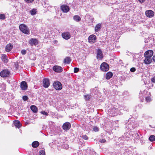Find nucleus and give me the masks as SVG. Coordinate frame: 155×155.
Returning a JSON list of instances; mask_svg holds the SVG:
<instances>
[{
    "instance_id": "20e7f679",
    "label": "nucleus",
    "mask_w": 155,
    "mask_h": 155,
    "mask_svg": "<svg viewBox=\"0 0 155 155\" xmlns=\"http://www.w3.org/2000/svg\"><path fill=\"white\" fill-rule=\"evenodd\" d=\"M53 87L57 90H60L62 88L61 84L59 81H56L53 83Z\"/></svg>"
},
{
    "instance_id": "4d7b16f0",
    "label": "nucleus",
    "mask_w": 155,
    "mask_h": 155,
    "mask_svg": "<svg viewBox=\"0 0 155 155\" xmlns=\"http://www.w3.org/2000/svg\"><path fill=\"white\" fill-rule=\"evenodd\" d=\"M65 58H70L69 57H66Z\"/></svg>"
},
{
    "instance_id": "dca6fc26",
    "label": "nucleus",
    "mask_w": 155,
    "mask_h": 155,
    "mask_svg": "<svg viewBox=\"0 0 155 155\" xmlns=\"http://www.w3.org/2000/svg\"><path fill=\"white\" fill-rule=\"evenodd\" d=\"M13 48V45L12 44L9 43L5 47V51L7 52H9L11 51Z\"/></svg>"
},
{
    "instance_id": "e433bc0d",
    "label": "nucleus",
    "mask_w": 155,
    "mask_h": 155,
    "mask_svg": "<svg viewBox=\"0 0 155 155\" xmlns=\"http://www.w3.org/2000/svg\"><path fill=\"white\" fill-rule=\"evenodd\" d=\"M41 113L43 115L48 116V114L47 112H45V111H42L41 112Z\"/></svg>"
},
{
    "instance_id": "a19ab883",
    "label": "nucleus",
    "mask_w": 155,
    "mask_h": 155,
    "mask_svg": "<svg viewBox=\"0 0 155 155\" xmlns=\"http://www.w3.org/2000/svg\"><path fill=\"white\" fill-rule=\"evenodd\" d=\"M22 99L23 100L25 101H26L28 99V97L26 96H24L22 97Z\"/></svg>"
},
{
    "instance_id": "a878e982",
    "label": "nucleus",
    "mask_w": 155,
    "mask_h": 155,
    "mask_svg": "<svg viewBox=\"0 0 155 155\" xmlns=\"http://www.w3.org/2000/svg\"><path fill=\"white\" fill-rule=\"evenodd\" d=\"M71 61V59H64V63L65 64H69Z\"/></svg>"
},
{
    "instance_id": "c756f323",
    "label": "nucleus",
    "mask_w": 155,
    "mask_h": 155,
    "mask_svg": "<svg viewBox=\"0 0 155 155\" xmlns=\"http://www.w3.org/2000/svg\"><path fill=\"white\" fill-rule=\"evenodd\" d=\"M142 52H140L139 54H135L136 58H140L142 56Z\"/></svg>"
},
{
    "instance_id": "f03ea898",
    "label": "nucleus",
    "mask_w": 155,
    "mask_h": 155,
    "mask_svg": "<svg viewBox=\"0 0 155 155\" xmlns=\"http://www.w3.org/2000/svg\"><path fill=\"white\" fill-rule=\"evenodd\" d=\"M108 111L109 114L111 117L117 115L119 112L118 109L115 108L113 106H112Z\"/></svg>"
},
{
    "instance_id": "5fc2aeb1",
    "label": "nucleus",
    "mask_w": 155,
    "mask_h": 155,
    "mask_svg": "<svg viewBox=\"0 0 155 155\" xmlns=\"http://www.w3.org/2000/svg\"><path fill=\"white\" fill-rule=\"evenodd\" d=\"M152 58H155V55H154Z\"/></svg>"
},
{
    "instance_id": "09e8293b",
    "label": "nucleus",
    "mask_w": 155,
    "mask_h": 155,
    "mask_svg": "<svg viewBox=\"0 0 155 155\" xmlns=\"http://www.w3.org/2000/svg\"><path fill=\"white\" fill-rule=\"evenodd\" d=\"M151 81L155 83V76L151 78Z\"/></svg>"
},
{
    "instance_id": "6ab92c4d",
    "label": "nucleus",
    "mask_w": 155,
    "mask_h": 155,
    "mask_svg": "<svg viewBox=\"0 0 155 155\" xmlns=\"http://www.w3.org/2000/svg\"><path fill=\"white\" fill-rule=\"evenodd\" d=\"M103 58L102 52L100 49H98L97 52V58Z\"/></svg>"
},
{
    "instance_id": "412c9836",
    "label": "nucleus",
    "mask_w": 155,
    "mask_h": 155,
    "mask_svg": "<svg viewBox=\"0 0 155 155\" xmlns=\"http://www.w3.org/2000/svg\"><path fill=\"white\" fill-rule=\"evenodd\" d=\"M30 109L34 113H36L38 111L37 107L35 105H32L31 106Z\"/></svg>"
},
{
    "instance_id": "c9c22d12",
    "label": "nucleus",
    "mask_w": 155,
    "mask_h": 155,
    "mask_svg": "<svg viewBox=\"0 0 155 155\" xmlns=\"http://www.w3.org/2000/svg\"><path fill=\"white\" fill-rule=\"evenodd\" d=\"M14 67L16 69H17L18 66V61H17V62L14 63Z\"/></svg>"
},
{
    "instance_id": "72a5a7b5",
    "label": "nucleus",
    "mask_w": 155,
    "mask_h": 155,
    "mask_svg": "<svg viewBox=\"0 0 155 155\" xmlns=\"http://www.w3.org/2000/svg\"><path fill=\"white\" fill-rule=\"evenodd\" d=\"M129 54H127V55H132V56H131L130 57H133V58H136L135 54H132L131 53H130V52H128Z\"/></svg>"
},
{
    "instance_id": "ea45409f",
    "label": "nucleus",
    "mask_w": 155,
    "mask_h": 155,
    "mask_svg": "<svg viewBox=\"0 0 155 155\" xmlns=\"http://www.w3.org/2000/svg\"><path fill=\"white\" fill-rule=\"evenodd\" d=\"M39 153L40 155H45V151L43 150H41L39 151Z\"/></svg>"
},
{
    "instance_id": "f704fd0d",
    "label": "nucleus",
    "mask_w": 155,
    "mask_h": 155,
    "mask_svg": "<svg viewBox=\"0 0 155 155\" xmlns=\"http://www.w3.org/2000/svg\"><path fill=\"white\" fill-rule=\"evenodd\" d=\"M146 101L147 102H149L151 101V99L150 97H146Z\"/></svg>"
},
{
    "instance_id": "aec40b11",
    "label": "nucleus",
    "mask_w": 155,
    "mask_h": 155,
    "mask_svg": "<svg viewBox=\"0 0 155 155\" xmlns=\"http://www.w3.org/2000/svg\"><path fill=\"white\" fill-rule=\"evenodd\" d=\"M102 24L101 23H99L97 24L95 27L94 30L95 32H97L99 31L101 29Z\"/></svg>"
},
{
    "instance_id": "4be33fe9",
    "label": "nucleus",
    "mask_w": 155,
    "mask_h": 155,
    "mask_svg": "<svg viewBox=\"0 0 155 155\" xmlns=\"http://www.w3.org/2000/svg\"><path fill=\"white\" fill-rule=\"evenodd\" d=\"M113 73L110 72H107L106 75V78L108 80L110 78L113 76Z\"/></svg>"
},
{
    "instance_id": "6e6d98bb",
    "label": "nucleus",
    "mask_w": 155,
    "mask_h": 155,
    "mask_svg": "<svg viewBox=\"0 0 155 155\" xmlns=\"http://www.w3.org/2000/svg\"><path fill=\"white\" fill-rule=\"evenodd\" d=\"M155 62V59H152Z\"/></svg>"
},
{
    "instance_id": "cd10ccee",
    "label": "nucleus",
    "mask_w": 155,
    "mask_h": 155,
    "mask_svg": "<svg viewBox=\"0 0 155 155\" xmlns=\"http://www.w3.org/2000/svg\"><path fill=\"white\" fill-rule=\"evenodd\" d=\"M36 9H33L30 11V12L31 15H34L36 14Z\"/></svg>"
},
{
    "instance_id": "5701e85b",
    "label": "nucleus",
    "mask_w": 155,
    "mask_h": 155,
    "mask_svg": "<svg viewBox=\"0 0 155 155\" xmlns=\"http://www.w3.org/2000/svg\"><path fill=\"white\" fill-rule=\"evenodd\" d=\"M39 143L37 141H35L32 143V146L33 147L36 148L39 145Z\"/></svg>"
},
{
    "instance_id": "a211bd4d",
    "label": "nucleus",
    "mask_w": 155,
    "mask_h": 155,
    "mask_svg": "<svg viewBox=\"0 0 155 155\" xmlns=\"http://www.w3.org/2000/svg\"><path fill=\"white\" fill-rule=\"evenodd\" d=\"M14 124L16 127L19 128L21 125V124L18 120H15L14 122Z\"/></svg>"
},
{
    "instance_id": "f3484780",
    "label": "nucleus",
    "mask_w": 155,
    "mask_h": 155,
    "mask_svg": "<svg viewBox=\"0 0 155 155\" xmlns=\"http://www.w3.org/2000/svg\"><path fill=\"white\" fill-rule=\"evenodd\" d=\"M126 124H127V123ZM128 124V129L129 130H131V127L132 128H134L137 126V124H135L134 122H133L131 124ZM127 124H126V125H127Z\"/></svg>"
},
{
    "instance_id": "49530a36",
    "label": "nucleus",
    "mask_w": 155,
    "mask_h": 155,
    "mask_svg": "<svg viewBox=\"0 0 155 155\" xmlns=\"http://www.w3.org/2000/svg\"><path fill=\"white\" fill-rule=\"evenodd\" d=\"M135 71L136 69L134 68H131L130 69V71L132 72H134Z\"/></svg>"
},
{
    "instance_id": "4c0bfd02",
    "label": "nucleus",
    "mask_w": 155,
    "mask_h": 155,
    "mask_svg": "<svg viewBox=\"0 0 155 155\" xmlns=\"http://www.w3.org/2000/svg\"><path fill=\"white\" fill-rule=\"evenodd\" d=\"M81 137L83 139L85 140H87L88 139V137L86 135H82V136H81Z\"/></svg>"
},
{
    "instance_id": "bb28decb",
    "label": "nucleus",
    "mask_w": 155,
    "mask_h": 155,
    "mask_svg": "<svg viewBox=\"0 0 155 155\" xmlns=\"http://www.w3.org/2000/svg\"><path fill=\"white\" fill-rule=\"evenodd\" d=\"M149 140L151 142L154 141L155 140V136L153 135L150 136L149 138Z\"/></svg>"
},
{
    "instance_id": "f257e3e1",
    "label": "nucleus",
    "mask_w": 155,
    "mask_h": 155,
    "mask_svg": "<svg viewBox=\"0 0 155 155\" xmlns=\"http://www.w3.org/2000/svg\"><path fill=\"white\" fill-rule=\"evenodd\" d=\"M19 28L23 33L27 35L30 34V31L28 27L25 24H22L19 25Z\"/></svg>"
},
{
    "instance_id": "6e6552de",
    "label": "nucleus",
    "mask_w": 155,
    "mask_h": 155,
    "mask_svg": "<svg viewBox=\"0 0 155 155\" xmlns=\"http://www.w3.org/2000/svg\"><path fill=\"white\" fill-rule=\"evenodd\" d=\"M145 14L147 17L149 18L153 17L154 15V13L153 11L149 10H147L145 12Z\"/></svg>"
},
{
    "instance_id": "37998d69",
    "label": "nucleus",
    "mask_w": 155,
    "mask_h": 155,
    "mask_svg": "<svg viewBox=\"0 0 155 155\" xmlns=\"http://www.w3.org/2000/svg\"><path fill=\"white\" fill-rule=\"evenodd\" d=\"M94 131L95 132H97L98 131V128L97 127H94L93 128Z\"/></svg>"
},
{
    "instance_id": "0eeeda50",
    "label": "nucleus",
    "mask_w": 155,
    "mask_h": 155,
    "mask_svg": "<svg viewBox=\"0 0 155 155\" xmlns=\"http://www.w3.org/2000/svg\"><path fill=\"white\" fill-rule=\"evenodd\" d=\"M96 37L94 35H90L88 38V42L91 44L94 43L96 42Z\"/></svg>"
},
{
    "instance_id": "473e14b6",
    "label": "nucleus",
    "mask_w": 155,
    "mask_h": 155,
    "mask_svg": "<svg viewBox=\"0 0 155 155\" xmlns=\"http://www.w3.org/2000/svg\"><path fill=\"white\" fill-rule=\"evenodd\" d=\"M84 97L86 101L88 100L90 98V96L89 95H85Z\"/></svg>"
},
{
    "instance_id": "9d476101",
    "label": "nucleus",
    "mask_w": 155,
    "mask_h": 155,
    "mask_svg": "<svg viewBox=\"0 0 155 155\" xmlns=\"http://www.w3.org/2000/svg\"><path fill=\"white\" fill-rule=\"evenodd\" d=\"M61 10L63 12L67 13L70 10V8L69 6L63 5L61 6Z\"/></svg>"
},
{
    "instance_id": "8fccbe9b",
    "label": "nucleus",
    "mask_w": 155,
    "mask_h": 155,
    "mask_svg": "<svg viewBox=\"0 0 155 155\" xmlns=\"http://www.w3.org/2000/svg\"><path fill=\"white\" fill-rule=\"evenodd\" d=\"M6 56L5 54H2V58H6Z\"/></svg>"
},
{
    "instance_id": "58836bf2",
    "label": "nucleus",
    "mask_w": 155,
    "mask_h": 155,
    "mask_svg": "<svg viewBox=\"0 0 155 155\" xmlns=\"http://www.w3.org/2000/svg\"><path fill=\"white\" fill-rule=\"evenodd\" d=\"M2 61L5 63H7L8 61V59H1Z\"/></svg>"
},
{
    "instance_id": "4468645a",
    "label": "nucleus",
    "mask_w": 155,
    "mask_h": 155,
    "mask_svg": "<svg viewBox=\"0 0 155 155\" xmlns=\"http://www.w3.org/2000/svg\"><path fill=\"white\" fill-rule=\"evenodd\" d=\"M62 36L63 38L66 40H68L71 38V35L68 32H65L62 34Z\"/></svg>"
},
{
    "instance_id": "f8f14e48",
    "label": "nucleus",
    "mask_w": 155,
    "mask_h": 155,
    "mask_svg": "<svg viewBox=\"0 0 155 155\" xmlns=\"http://www.w3.org/2000/svg\"><path fill=\"white\" fill-rule=\"evenodd\" d=\"M20 87L22 90H26L28 88V85L25 81H22L20 84Z\"/></svg>"
},
{
    "instance_id": "393cba45",
    "label": "nucleus",
    "mask_w": 155,
    "mask_h": 155,
    "mask_svg": "<svg viewBox=\"0 0 155 155\" xmlns=\"http://www.w3.org/2000/svg\"><path fill=\"white\" fill-rule=\"evenodd\" d=\"M152 61V59H145L144 63L146 64H148L151 62Z\"/></svg>"
},
{
    "instance_id": "2eb2a0df",
    "label": "nucleus",
    "mask_w": 155,
    "mask_h": 155,
    "mask_svg": "<svg viewBox=\"0 0 155 155\" xmlns=\"http://www.w3.org/2000/svg\"><path fill=\"white\" fill-rule=\"evenodd\" d=\"M29 43L32 46L36 45L38 43V41L36 39L31 38L29 41Z\"/></svg>"
},
{
    "instance_id": "864d4df0",
    "label": "nucleus",
    "mask_w": 155,
    "mask_h": 155,
    "mask_svg": "<svg viewBox=\"0 0 155 155\" xmlns=\"http://www.w3.org/2000/svg\"><path fill=\"white\" fill-rule=\"evenodd\" d=\"M122 61L120 59L119 60V62H120L119 63L120 64H121V63H122Z\"/></svg>"
},
{
    "instance_id": "c85d7f7f",
    "label": "nucleus",
    "mask_w": 155,
    "mask_h": 155,
    "mask_svg": "<svg viewBox=\"0 0 155 155\" xmlns=\"http://www.w3.org/2000/svg\"><path fill=\"white\" fill-rule=\"evenodd\" d=\"M124 134L125 135V137L124 136H123L122 138H123V139H125V140H128L127 139V137H128V138H129V137H128L130 135L129 134L127 133H126V134ZM121 139H122V137H121Z\"/></svg>"
},
{
    "instance_id": "ddd939ff",
    "label": "nucleus",
    "mask_w": 155,
    "mask_h": 155,
    "mask_svg": "<svg viewBox=\"0 0 155 155\" xmlns=\"http://www.w3.org/2000/svg\"><path fill=\"white\" fill-rule=\"evenodd\" d=\"M71 127V124L69 122H66L64 124L62 127L63 129L65 130H67L70 129Z\"/></svg>"
},
{
    "instance_id": "b1692460",
    "label": "nucleus",
    "mask_w": 155,
    "mask_h": 155,
    "mask_svg": "<svg viewBox=\"0 0 155 155\" xmlns=\"http://www.w3.org/2000/svg\"><path fill=\"white\" fill-rule=\"evenodd\" d=\"M74 20L76 22H79L81 20L80 17L78 15H75L73 17Z\"/></svg>"
},
{
    "instance_id": "c03bdc74",
    "label": "nucleus",
    "mask_w": 155,
    "mask_h": 155,
    "mask_svg": "<svg viewBox=\"0 0 155 155\" xmlns=\"http://www.w3.org/2000/svg\"><path fill=\"white\" fill-rule=\"evenodd\" d=\"M21 53L23 55L25 54L26 53V51L25 50H22L21 51Z\"/></svg>"
},
{
    "instance_id": "603ef678",
    "label": "nucleus",
    "mask_w": 155,
    "mask_h": 155,
    "mask_svg": "<svg viewBox=\"0 0 155 155\" xmlns=\"http://www.w3.org/2000/svg\"><path fill=\"white\" fill-rule=\"evenodd\" d=\"M58 41L57 40H54V44H57L58 43Z\"/></svg>"
},
{
    "instance_id": "7c9ffc66",
    "label": "nucleus",
    "mask_w": 155,
    "mask_h": 155,
    "mask_svg": "<svg viewBox=\"0 0 155 155\" xmlns=\"http://www.w3.org/2000/svg\"><path fill=\"white\" fill-rule=\"evenodd\" d=\"M85 17H89V18L91 20V22H93V21H94V18L91 16L89 14H87L86 15Z\"/></svg>"
},
{
    "instance_id": "2f4dec72",
    "label": "nucleus",
    "mask_w": 155,
    "mask_h": 155,
    "mask_svg": "<svg viewBox=\"0 0 155 155\" xmlns=\"http://www.w3.org/2000/svg\"><path fill=\"white\" fill-rule=\"evenodd\" d=\"M5 18V16L4 14H0V19L1 20H4Z\"/></svg>"
},
{
    "instance_id": "3c124183",
    "label": "nucleus",
    "mask_w": 155,
    "mask_h": 155,
    "mask_svg": "<svg viewBox=\"0 0 155 155\" xmlns=\"http://www.w3.org/2000/svg\"><path fill=\"white\" fill-rule=\"evenodd\" d=\"M138 1L140 3H143L144 2L145 0H138Z\"/></svg>"
},
{
    "instance_id": "9b49d317",
    "label": "nucleus",
    "mask_w": 155,
    "mask_h": 155,
    "mask_svg": "<svg viewBox=\"0 0 155 155\" xmlns=\"http://www.w3.org/2000/svg\"><path fill=\"white\" fill-rule=\"evenodd\" d=\"M53 69L55 72L58 73L61 72L63 71L62 68L58 65L54 66L53 67Z\"/></svg>"
},
{
    "instance_id": "7ed1b4c3",
    "label": "nucleus",
    "mask_w": 155,
    "mask_h": 155,
    "mask_svg": "<svg viewBox=\"0 0 155 155\" xmlns=\"http://www.w3.org/2000/svg\"><path fill=\"white\" fill-rule=\"evenodd\" d=\"M10 74V72L8 69H5L0 72V75L2 77L5 78L9 77Z\"/></svg>"
},
{
    "instance_id": "423d86ee",
    "label": "nucleus",
    "mask_w": 155,
    "mask_h": 155,
    "mask_svg": "<svg viewBox=\"0 0 155 155\" xmlns=\"http://www.w3.org/2000/svg\"><path fill=\"white\" fill-rule=\"evenodd\" d=\"M153 51L152 50H149L145 51L144 54L145 58H151L153 54Z\"/></svg>"
},
{
    "instance_id": "39448f33",
    "label": "nucleus",
    "mask_w": 155,
    "mask_h": 155,
    "mask_svg": "<svg viewBox=\"0 0 155 155\" xmlns=\"http://www.w3.org/2000/svg\"><path fill=\"white\" fill-rule=\"evenodd\" d=\"M109 68L108 64L105 62H103L101 64L100 66L101 70L104 71H107Z\"/></svg>"
},
{
    "instance_id": "79ce46f5",
    "label": "nucleus",
    "mask_w": 155,
    "mask_h": 155,
    "mask_svg": "<svg viewBox=\"0 0 155 155\" xmlns=\"http://www.w3.org/2000/svg\"><path fill=\"white\" fill-rule=\"evenodd\" d=\"M25 1L28 3H31L34 0H24Z\"/></svg>"
},
{
    "instance_id": "a18cd8bd",
    "label": "nucleus",
    "mask_w": 155,
    "mask_h": 155,
    "mask_svg": "<svg viewBox=\"0 0 155 155\" xmlns=\"http://www.w3.org/2000/svg\"><path fill=\"white\" fill-rule=\"evenodd\" d=\"M79 71V68H75L74 69V73H77Z\"/></svg>"
},
{
    "instance_id": "1a4fd4ad",
    "label": "nucleus",
    "mask_w": 155,
    "mask_h": 155,
    "mask_svg": "<svg viewBox=\"0 0 155 155\" xmlns=\"http://www.w3.org/2000/svg\"><path fill=\"white\" fill-rule=\"evenodd\" d=\"M43 84L44 87L48 88L50 84L49 80L48 78L44 79L43 80Z\"/></svg>"
},
{
    "instance_id": "de8ad7c7",
    "label": "nucleus",
    "mask_w": 155,
    "mask_h": 155,
    "mask_svg": "<svg viewBox=\"0 0 155 155\" xmlns=\"http://www.w3.org/2000/svg\"><path fill=\"white\" fill-rule=\"evenodd\" d=\"M106 141V140L105 139H104L100 140V142L101 143H104Z\"/></svg>"
}]
</instances>
